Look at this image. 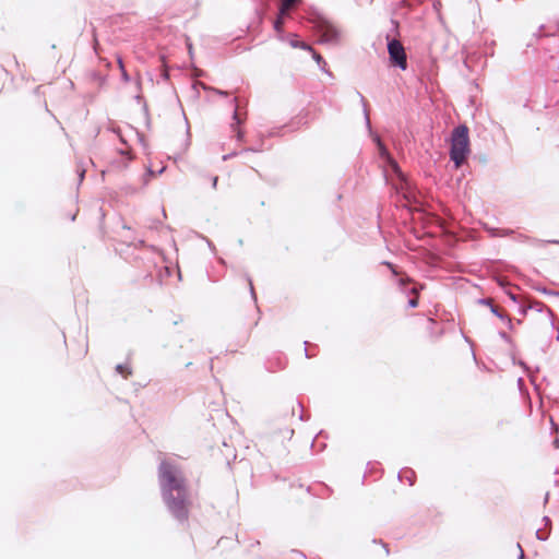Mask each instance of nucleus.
<instances>
[{
  "label": "nucleus",
  "instance_id": "1",
  "mask_svg": "<svg viewBox=\"0 0 559 559\" xmlns=\"http://www.w3.org/2000/svg\"><path fill=\"white\" fill-rule=\"evenodd\" d=\"M158 481L162 497L170 513L179 521L188 516V493L183 475L178 465L170 461H162L158 468Z\"/></svg>",
  "mask_w": 559,
  "mask_h": 559
},
{
  "label": "nucleus",
  "instance_id": "2",
  "mask_svg": "<svg viewBox=\"0 0 559 559\" xmlns=\"http://www.w3.org/2000/svg\"><path fill=\"white\" fill-rule=\"evenodd\" d=\"M469 154L468 129L465 126H459L454 129L451 139V159L459 168Z\"/></svg>",
  "mask_w": 559,
  "mask_h": 559
},
{
  "label": "nucleus",
  "instance_id": "3",
  "mask_svg": "<svg viewBox=\"0 0 559 559\" xmlns=\"http://www.w3.org/2000/svg\"><path fill=\"white\" fill-rule=\"evenodd\" d=\"M314 31L320 36L321 44L337 45L341 40L342 33L340 28L329 19L317 15L311 20Z\"/></svg>",
  "mask_w": 559,
  "mask_h": 559
},
{
  "label": "nucleus",
  "instance_id": "4",
  "mask_svg": "<svg viewBox=\"0 0 559 559\" xmlns=\"http://www.w3.org/2000/svg\"><path fill=\"white\" fill-rule=\"evenodd\" d=\"M388 51L391 62L405 70L407 67L404 47L399 40L392 39L388 44Z\"/></svg>",
  "mask_w": 559,
  "mask_h": 559
},
{
  "label": "nucleus",
  "instance_id": "5",
  "mask_svg": "<svg viewBox=\"0 0 559 559\" xmlns=\"http://www.w3.org/2000/svg\"><path fill=\"white\" fill-rule=\"evenodd\" d=\"M374 141L377 142V145H378V148H379V153L382 157L386 158L389 160V163L392 165L393 169L395 171H397V165L395 164L394 160H392V158L390 157L386 148L384 147V145L382 144V142L380 141V139L378 136H374Z\"/></svg>",
  "mask_w": 559,
  "mask_h": 559
},
{
  "label": "nucleus",
  "instance_id": "6",
  "mask_svg": "<svg viewBox=\"0 0 559 559\" xmlns=\"http://www.w3.org/2000/svg\"><path fill=\"white\" fill-rule=\"evenodd\" d=\"M506 293L508 294V296L510 297V299H511L513 302L519 304V306H520L519 311H520V313H521V314L525 316V314H526L527 309L533 307L532 305L526 306V305L524 304V301H523V300H521V299H520L516 295H514L512 292H510V290H506Z\"/></svg>",
  "mask_w": 559,
  "mask_h": 559
},
{
  "label": "nucleus",
  "instance_id": "7",
  "mask_svg": "<svg viewBox=\"0 0 559 559\" xmlns=\"http://www.w3.org/2000/svg\"><path fill=\"white\" fill-rule=\"evenodd\" d=\"M289 43H290V46L294 48H300V49H304L307 51H312V48L308 44L300 41L296 38H293Z\"/></svg>",
  "mask_w": 559,
  "mask_h": 559
},
{
  "label": "nucleus",
  "instance_id": "8",
  "mask_svg": "<svg viewBox=\"0 0 559 559\" xmlns=\"http://www.w3.org/2000/svg\"><path fill=\"white\" fill-rule=\"evenodd\" d=\"M298 0H283L281 3V13L287 14L290 8L297 2Z\"/></svg>",
  "mask_w": 559,
  "mask_h": 559
},
{
  "label": "nucleus",
  "instance_id": "9",
  "mask_svg": "<svg viewBox=\"0 0 559 559\" xmlns=\"http://www.w3.org/2000/svg\"><path fill=\"white\" fill-rule=\"evenodd\" d=\"M284 15H285V14H282V13L280 12V15H278L277 20L274 22V28H275V31H276V32H281V31H282V28H283V24H284Z\"/></svg>",
  "mask_w": 559,
  "mask_h": 559
},
{
  "label": "nucleus",
  "instance_id": "10",
  "mask_svg": "<svg viewBox=\"0 0 559 559\" xmlns=\"http://www.w3.org/2000/svg\"><path fill=\"white\" fill-rule=\"evenodd\" d=\"M117 371L124 378L128 377V374H130V370L128 369L127 366L124 365H118L117 366Z\"/></svg>",
  "mask_w": 559,
  "mask_h": 559
},
{
  "label": "nucleus",
  "instance_id": "11",
  "mask_svg": "<svg viewBox=\"0 0 559 559\" xmlns=\"http://www.w3.org/2000/svg\"><path fill=\"white\" fill-rule=\"evenodd\" d=\"M311 52H312V57H313V59L316 60V62H317L319 66H321V64H325V62H324L323 58H322L319 53L314 52L313 50H312Z\"/></svg>",
  "mask_w": 559,
  "mask_h": 559
},
{
  "label": "nucleus",
  "instance_id": "12",
  "mask_svg": "<svg viewBox=\"0 0 559 559\" xmlns=\"http://www.w3.org/2000/svg\"><path fill=\"white\" fill-rule=\"evenodd\" d=\"M536 536H537V538H538V539H540V540H545V539H547V534L542 533V530H538V531L536 532Z\"/></svg>",
  "mask_w": 559,
  "mask_h": 559
},
{
  "label": "nucleus",
  "instance_id": "13",
  "mask_svg": "<svg viewBox=\"0 0 559 559\" xmlns=\"http://www.w3.org/2000/svg\"><path fill=\"white\" fill-rule=\"evenodd\" d=\"M408 305L411 308L417 307V305H418L417 298L414 297V298L409 299Z\"/></svg>",
  "mask_w": 559,
  "mask_h": 559
},
{
  "label": "nucleus",
  "instance_id": "14",
  "mask_svg": "<svg viewBox=\"0 0 559 559\" xmlns=\"http://www.w3.org/2000/svg\"><path fill=\"white\" fill-rule=\"evenodd\" d=\"M490 309L492 313H495L499 318H502V316L499 313L498 309L495 306L490 305Z\"/></svg>",
  "mask_w": 559,
  "mask_h": 559
},
{
  "label": "nucleus",
  "instance_id": "15",
  "mask_svg": "<svg viewBox=\"0 0 559 559\" xmlns=\"http://www.w3.org/2000/svg\"><path fill=\"white\" fill-rule=\"evenodd\" d=\"M498 283L500 284V286L504 287L508 285L507 282H504L503 280H499Z\"/></svg>",
  "mask_w": 559,
  "mask_h": 559
},
{
  "label": "nucleus",
  "instance_id": "16",
  "mask_svg": "<svg viewBox=\"0 0 559 559\" xmlns=\"http://www.w3.org/2000/svg\"><path fill=\"white\" fill-rule=\"evenodd\" d=\"M483 304L490 305V300H481Z\"/></svg>",
  "mask_w": 559,
  "mask_h": 559
},
{
  "label": "nucleus",
  "instance_id": "17",
  "mask_svg": "<svg viewBox=\"0 0 559 559\" xmlns=\"http://www.w3.org/2000/svg\"><path fill=\"white\" fill-rule=\"evenodd\" d=\"M122 75H123V79H124V80H128V79H129V78H128V74H127L126 72H123V74H122Z\"/></svg>",
  "mask_w": 559,
  "mask_h": 559
},
{
  "label": "nucleus",
  "instance_id": "18",
  "mask_svg": "<svg viewBox=\"0 0 559 559\" xmlns=\"http://www.w3.org/2000/svg\"><path fill=\"white\" fill-rule=\"evenodd\" d=\"M217 93L221 95H226V92H223V91H218Z\"/></svg>",
  "mask_w": 559,
  "mask_h": 559
},
{
  "label": "nucleus",
  "instance_id": "19",
  "mask_svg": "<svg viewBox=\"0 0 559 559\" xmlns=\"http://www.w3.org/2000/svg\"><path fill=\"white\" fill-rule=\"evenodd\" d=\"M206 242H207V245H209V247H210V248H213V247H212V242H211L210 240H206Z\"/></svg>",
  "mask_w": 559,
  "mask_h": 559
},
{
  "label": "nucleus",
  "instance_id": "20",
  "mask_svg": "<svg viewBox=\"0 0 559 559\" xmlns=\"http://www.w3.org/2000/svg\"><path fill=\"white\" fill-rule=\"evenodd\" d=\"M523 558H524V555H523V551L521 550V555H520L519 559H523Z\"/></svg>",
  "mask_w": 559,
  "mask_h": 559
},
{
  "label": "nucleus",
  "instance_id": "21",
  "mask_svg": "<svg viewBox=\"0 0 559 559\" xmlns=\"http://www.w3.org/2000/svg\"><path fill=\"white\" fill-rule=\"evenodd\" d=\"M544 521L546 522V525L548 524L549 520L547 518H544Z\"/></svg>",
  "mask_w": 559,
  "mask_h": 559
},
{
  "label": "nucleus",
  "instance_id": "22",
  "mask_svg": "<svg viewBox=\"0 0 559 559\" xmlns=\"http://www.w3.org/2000/svg\"><path fill=\"white\" fill-rule=\"evenodd\" d=\"M189 52L191 53V45H188Z\"/></svg>",
  "mask_w": 559,
  "mask_h": 559
}]
</instances>
